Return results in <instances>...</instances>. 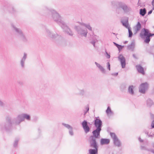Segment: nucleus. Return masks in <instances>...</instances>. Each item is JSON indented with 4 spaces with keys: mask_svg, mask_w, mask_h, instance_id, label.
<instances>
[{
    "mask_svg": "<svg viewBox=\"0 0 154 154\" xmlns=\"http://www.w3.org/2000/svg\"><path fill=\"white\" fill-rule=\"evenodd\" d=\"M6 120V122L0 123V131L2 132L10 131L12 128V124L18 125L23 122L21 114L12 119L10 116H7Z\"/></svg>",
    "mask_w": 154,
    "mask_h": 154,
    "instance_id": "nucleus-1",
    "label": "nucleus"
},
{
    "mask_svg": "<svg viewBox=\"0 0 154 154\" xmlns=\"http://www.w3.org/2000/svg\"><path fill=\"white\" fill-rule=\"evenodd\" d=\"M42 11L44 12L45 15L48 17L47 14L50 12L52 19L60 26L64 22L62 20V18L59 14L54 10L45 7L43 8Z\"/></svg>",
    "mask_w": 154,
    "mask_h": 154,
    "instance_id": "nucleus-2",
    "label": "nucleus"
},
{
    "mask_svg": "<svg viewBox=\"0 0 154 154\" xmlns=\"http://www.w3.org/2000/svg\"><path fill=\"white\" fill-rule=\"evenodd\" d=\"M112 4L117 8L122 9L125 14H129L131 11V8L123 2L114 1L112 2Z\"/></svg>",
    "mask_w": 154,
    "mask_h": 154,
    "instance_id": "nucleus-3",
    "label": "nucleus"
},
{
    "mask_svg": "<svg viewBox=\"0 0 154 154\" xmlns=\"http://www.w3.org/2000/svg\"><path fill=\"white\" fill-rule=\"evenodd\" d=\"M149 32V29L143 28L142 29L140 34V37L144 40V42L146 44L149 43L150 41Z\"/></svg>",
    "mask_w": 154,
    "mask_h": 154,
    "instance_id": "nucleus-4",
    "label": "nucleus"
},
{
    "mask_svg": "<svg viewBox=\"0 0 154 154\" xmlns=\"http://www.w3.org/2000/svg\"><path fill=\"white\" fill-rule=\"evenodd\" d=\"M101 129L96 128L93 130L92 132V135L91 136L89 137L90 143H97L96 139H99L100 137V132Z\"/></svg>",
    "mask_w": 154,
    "mask_h": 154,
    "instance_id": "nucleus-5",
    "label": "nucleus"
},
{
    "mask_svg": "<svg viewBox=\"0 0 154 154\" xmlns=\"http://www.w3.org/2000/svg\"><path fill=\"white\" fill-rule=\"evenodd\" d=\"M74 28L78 34L81 36L86 37L88 33L86 29L80 26H75Z\"/></svg>",
    "mask_w": 154,
    "mask_h": 154,
    "instance_id": "nucleus-6",
    "label": "nucleus"
},
{
    "mask_svg": "<svg viewBox=\"0 0 154 154\" xmlns=\"http://www.w3.org/2000/svg\"><path fill=\"white\" fill-rule=\"evenodd\" d=\"M60 26L65 33L70 36H73L74 35L73 32L65 22Z\"/></svg>",
    "mask_w": 154,
    "mask_h": 154,
    "instance_id": "nucleus-7",
    "label": "nucleus"
},
{
    "mask_svg": "<svg viewBox=\"0 0 154 154\" xmlns=\"http://www.w3.org/2000/svg\"><path fill=\"white\" fill-rule=\"evenodd\" d=\"M149 85L146 82L141 83L139 87V92L142 94H145L148 89Z\"/></svg>",
    "mask_w": 154,
    "mask_h": 154,
    "instance_id": "nucleus-8",
    "label": "nucleus"
},
{
    "mask_svg": "<svg viewBox=\"0 0 154 154\" xmlns=\"http://www.w3.org/2000/svg\"><path fill=\"white\" fill-rule=\"evenodd\" d=\"M46 33L48 35L52 38L53 39H55L56 38L59 39L60 40L63 39L62 37L60 36L58 34L54 33L51 32L50 30L47 28H45Z\"/></svg>",
    "mask_w": 154,
    "mask_h": 154,
    "instance_id": "nucleus-9",
    "label": "nucleus"
},
{
    "mask_svg": "<svg viewBox=\"0 0 154 154\" xmlns=\"http://www.w3.org/2000/svg\"><path fill=\"white\" fill-rule=\"evenodd\" d=\"M90 146L94 149H90L89 150V154H97V153L98 146L97 143H90Z\"/></svg>",
    "mask_w": 154,
    "mask_h": 154,
    "instance_id": "nucleus-10",
    "label": "nucleus"
},
{
    "mask_svg": "<svg viewBox=\"0 0 154 154\" xmlns=\"http://www.w3.org/2000/svg\"><path fill=\"white\" fill-rule=\"evenodd\" d=\"M94 122V125L96 128L101 129L102 122L99 117H95Z\"/></svg>",
    "mask_w": 154,
    "mask_h": 154,
    "instance_id": "nucleus-11",
    "label": "nucleus"
},
{
    "mask_svg": "<svg viewBox=\"0 0 154 154\" xmlns=\"http://www.w3.org/2000/svg\"><path fill=\"white\" fill-rule=\"evenodd\" d=\"M11 26L13 31L15 32L18 38L23 33L21 29L17 28L13 25H12Z\"/></svg>",
    "mask_w": 154,
    "mask_h": 154,
    "instance_id": "nucleus-12",
    "label": "nucleus"
},
{
    "mask_svg": "<svg viewBox=\"0 0 154 154\" xmlns=\"http://www.w3.org/2000/svg\"><path fill=\"white\" fill-rule=\"evenodd\" d=\"M118 58L120 62L122 68H125L126 66V59L125 57L122 54H120L118 56Z\"/></svg>",
    "mask_w": 154,
    "mask_h": 154,
    "instance_id": "nucleus-13",
    "label": "nucleus"
},
{
    "mask_svg": "<svg viewBox=\"0 0 154 154\" xmlns=\"http://www.w3.org/2000/svg\"><path fill=\"white\" fill-rule=\"evenodd\" d=\"M82 125L86 133H87L90 131V128L88 125V122L86 120H84L82 123Z\"/></svg>",
    "mask_w": 154,
    "mask_h": 154,
    "instance_id": "nucleus-14",
    "label": "nucleus"
},
{
    "mask_svg": "<svg viewBox=\"0 0 154 154\" xmlns=\"http://www.w3.org/2000/svg\"><path fill=\"white\" fill-rule=\"evenodd\" d=\"M115 115L114 112L111 110L110 106H108L106 109V116L109 119L112 118Z\"/></svg>",
    "mask_w": 154,
    "mask_h": 154,
    "instance_id": "nucleus-15",
    "label": "nucleus"
},
{
    "mask_svg": "<svg viewBox=\"0 0 154 154\" xmlns=\"http://www.w3.org/2000/svg\"><path fill=\"white\" fill-rule=\"evenodd\" d=\"M85 91L83 89H81L79 88L75 89L74 91V94L77 95L84 96L85 95Z\"/></svg>",
    "mask_w": 154,
    "mask_h": 154,
    "instance_id": "nucleus-16",
    "label": "nucleus"
},
{
    "mask_svg": "<svg viewBox=\"0 0 154 154\" xmlns=\"http://www.w3.org/2000/svg\"><path fill=\"white\" fill-rule=\"evenodd\" d=\"M136 67L138 72L143 75L145 74V71L144 68L140 65H138L136 66Z\"/></svg>",
    "mask_w": 154,
    "mask_h": 154,
    "instance_id": "nucleus-17",
    "label": "nucleus"
},
{
    "mask_svg": "<svg viewBox=\"0 0 154 154\" xmlns=\"http://www.w3.org/2000/svg\"><path fill=\"white\" fill-rule=\"evenodd\" d=\"M95 63L101 73L103 75H105L106 73V70L105 69L97 62H95Z\"/></svg>",
    "mask_w": 154,
    "mask_h": 154,
    "instance_id": "nucleus-18",
    "label": "nucleus"
},
{
    "mask_svg": "<svg viewBox=\"0 0 154 154\" xmlns=\"http://www.w3.org/2000/svg\"><path fill=\"white\" fill-rule=\"evenodd\" d=\"M62 125L65 127L67 128L69 130V134L71 136H73L74 134L73 128L70 125L66 124L64 123H62Z\"/></svg>",
    "mask_w": 154,
    "mask_h": 154,
    "instance_id": "nucleus-19",
    "label": "nucleus"
},
{
    "mask_svg": "<svg viewBox=\"0 0 154 154\" xmlns=\"http://www.w3.org/2000/svg\"><path fill=\"white\" fill-rule=\"evenodd\" d=\"M18 38L24 43H26L28 42V39L24 33Z\"/></svg>",
    "mask_w": 154,
    "mask_h": 154,
    "instance_id": "nucleus-20",
    "label": "nucleus"
},
{
    "mask_svg": "<svg viewBox=\"0 0 154 154\" xmlns=\"http://www.w3.org/2000/svg\"><path fill=\"white\" fill-rule=\"evenodd\" d=\"M23 121H24L25 119L27 121H29L31 119L30 116L28 114L26 113H22L21 114Z\"/></svg>",
    "mask_w": 154,
    "mask_h": 154,
    "instance_id": "nucleus-21",
    "label": "nucleus"
},
{
    "mask_svg": "<svg viewBox=\"0 0 154 154\" xmlns=\"http://www.w3.org/2000/svg\"><path fill=\"white\" fill-rule=\"evenodd\" d=\"M113 143L114 146L118 147H120L121 146V142L118 138L113 141Z\"/></svg>",
    "mask_w": 154,
    "mask_h": 154,
    "instance_id": "nucleus-22",
    "label": "nucleus"
},
{
    "mask_svg": "<svg viewBox=\"0 0 154 154\" xmlns=\"http://www.w3.org/2000/svg\"><path fill=\"white\" fill-rule=\"evenodd\" d=\"M121 23H122L123 26H124L126 28L128 29L130 27L129 26L128 19L127 17L125 21L123 20L121 21Z\"/></svg>",
    "mask_w": 154,
    "mask_h": 154,
    "instance_id": "nucleus-23",
    "label": "nucleus"
},
{
    "mask_svg": "<svg viewBox=\"0 0 154 154\" xmlns=\"http://www.w3.org/2000/svg\"><path fill=\"white\" fill-rule=\"evenodd\" d=\"M27 54L25 53L24 54V56L21 59L20 61V65L21 67L22 68H23L24 67V63L25 60L26 58Z\"/></svg>",
    "mask_w": 154,
    "mask_h": 154,
    "instance_id": "nucleus-24",
    "label": "nucleus"
},
{
    "mask_svg": "<svg viewBox=\"0 0 154 154\" xmlns=\"http://www.w3.org/2000/svg\"><path fill=\"white\" fill-rule=\"evenodd\" d=\"M99 37L96 35H94L93 37V40L91 41V43L95 47V44L98 41Z\"/></svg>",
    "mask_w": 154,
    "mask_h": 154,
    "instance_id": "nucleus-25",
    "label": "nucleus"
},
{
    "mask_svg": "<svg viewBox=\"0 0 154 154\" xmlns=\"http://www.w3.org/2000/svg\"><path fill=\"white\" fill-rule=\"evenodd\" d=\"M127 84L126 83H123L121 85L120 89L122 92H125L127 87Z\"/></svg>",
    "mask_w": 154,
    "mask_h": 154,
    "instance_id": "nucleus-26",
    "label": "nucleus"
},
{
    "mask_svg": "<svg viewBox=\"0 0 154 154\" xmlns=\"http://www.w3.org/2000/svg\"><path fill=\"white\" fill-rule=\"evenodd\" d=\"M147 106L149 108L151 107L153 104L152 100L150 98H148L146 101Z\"/></svg>",
    "mask_w": 154,
    "mask_h": 154,
    "instance_id": "nucleus-27",
    "label": "nucleus"
},
{
    "mask_svg": "<svg viewBox=\"0 0 154 154\" xmlns=\"http://www.w3.org/2000/svg\"><path fill=\"white\" fill-rule=\"evenodd\" d=\"M134 87L133 85H130L128 88V92L131 95H133L134 94Z\"/></svg>",
    "mask_w": 154,
    "mask_h": 154,
    "instance_id": "nucleus-28",
    "label": "nucleus"
},
{
    "mask_svg": "<svg viewBox=\"0 0 154 154\" xmlns=\"http://www.w3.org/2000/svg\"><path fill=\"white\" fill-rule=\"evenodd\" d=\"M146 13V10L145 8L140 9L139 14L142 16H144Z\"/></svg>",
    "mask_w": 154,
    "mask_h": 154,
    "instance_id": "nucleus-29",
    "label": "nucleus"
},
{
    "mask_svg": "<svg viewBox=\"0 0 154 154\" xmlns=\"http://www.w3.org/2000/svg\"><path fill=\"white\" fill-rule=\"evenodd\" d=\"M141 28V26L140 23L138 22L136 26L135 31L136 33L139 31Z\"/></svg>",
    "mask_w": 154,
    "mask_h": 154,
    "instance_id": "nucleus-30",
    "label": "nucleus"
},
{
    "mask_svg": "<svg viewBox=\"0 0 154 154\" xmlns=\"http://www.w3.org/2000/svg\"><path fill=\"white\" fill-rule=\"evenodd\" d=\"M110 134L111 137L113 139V140L114 141L115 140L118 138L115 133L113 132H110Z\"/></svg>",
    "mask_w": 154,
    "mask_h": 154,
    "instance_id": "nucleus-31",
    "label": "nucleus"
},
{
    "mask_svg": "<svg viewBox=\"0 0 154 154\" xmlns=\"http://www.w3.org/2000/svg\"><path fill=\"white\" fill-rule=\"evenodd\" d=\"M81 25L86 27L89 30L92 31V28L90 26V24L83 23H81Z\"/></svg>",
    "mask_w": 154,
    "mask_h": 154,
    "instance_id": "nucleus-32",
    "label": "nucleus"
},
{
    "mask_svg": "<svg viewBox=\"0 0 154 154\" xmlns=\"http://www.w3.org/2000/svg\"><path fill=\"white\" fill-rule=\"evenodd\" d=\"M140 149L142 150H144L147 151H148L149 152L151 149H149L146 148V147L144 146H143L140 145Z\"/></svg>",
    "mask_w": 154,
    "mask_h": 154,
    "instance_id": "nucleus-33",
    "label": "nucleus"
},
{
    "mask_svg": "<svg viewBox=\"0 0 154 154\" xmlns=\"http://www.w3.org/2000/svg\"><path fill=\"white\" fill-rule=\"evenodd\" d=\"M134 44L133 42H132L131 44L128 45L127 47L128 49L131 50L134 47Z\"/></svg>",
    "mask_w": 154,
    "mask_h": 154,
    "instance_id": "nucleus-34",
    "label": "nucleus"
},
{
    "mask_svg": "<svg viewBox=\"0 0 154 154\" xmlns=\"http://www.w3.org/2000/svg\"><path fill=\"white\" fill-rule=\"evenodd\" d=\"M128 29V37L130 38H131L132 37L133 35V33L131 31V29L130 27Z\"/></svg>",
    "mask_w": 154,
    "mask_h": 154,
    "instance_id": "nucleus-35",
    "label": "nucleus"
},
{
    "mask_svg": "<svg viewBox=\"0 0 154 154\" xmlns=\"http://www.w3.org/2000/svg\"><path fill=\"white\" fill-rule=\"evenodd\" d=\"M19 140L18 138H16L15 139L13 144L14 147H16L17 146Z\"/></svg>",
    "mask_w": 154,
    "mask_h": 154,
    "instance_id": "nucleus-36",
    "label": "nucleus"
},
{
    "mask_svg": "<svg viewBox=\"0 0 154 154\" xmlns=\"http://www.w3.org/2000/svg\"><path fill=\"white\" fill-rule=\"evenodd\" d=\"M100 143L101 145L106 144V138H102L100 140Z\"/></svg>",
    "mask_w": 154,
    "mask_h": 154,
    "instance_id": "nucleus-37",
    "label": "nucleus"
},
{
    "mask_svg": "<svg viewBox=\"0 0 154 154\" xmlns=\"http://www.w3.org/2000/svg\"><path fill=\"white\" fill-rule=\"evenodd\" d=\"M107 64V66L106 67L107 68V69L109 70H110V63L109 62H107L106 63Z\"/></svg>",
    "mask_w": 154,
    "mask_h": 154,
    "instance_id": "nucleus-38",
    "label": "nucleus"
},
{
    "mask_svg": "<svg viewBox=\"0 0 154 154\" xmlns=\"http://www.w3.org/2000/svg\"><path fill=\"white\" fill-rule=\"evenodd\" d=\"M10 11L12 13H14L16 11V10L13 7H11V9L10 10Z\"/></svg>",
    "mask_w": 154,
    "mask_h": 154,
    "instance_id": "nucleus-39",
    "label": "nucleus"
},
{
    "mask_svg": "<svg viewBox=\"0 0 154 154\" xmlns=\"http://www.w3.org/2000/svg\"><path fill=\"white\" fill-rule=\"evenodd\" d=\"M5 106V103L0 100V106L4 107Z\"/></svg>",
    "mask_w": 154,
    "mask_h": 154,
    "instance_id": "nucleus-40",
    "label": "nucleus"
},
{
    "mask_svg": "<svg viewBox=\"0 0 154 154\" xmlns=\"http://www.w3.org/2000/svg\"><path fill=\"white\" fill-rule=\"evenodd\" d=\"M124 47V46H122L121 45H120L119 47L118 48V50L119 51H120L122 50V49Z\"/></svg>",
    "mask_w": 154,
    "mask_h": 154,
    "instance_id": "nucleus-41",
    "label": "nucleus"
},
{
    "mask_svg": "<svg viewBox=\"0 0 154 154\" xmlns=\"http://www.w3.org/2000/svg\"><path fill=\"white\" fill-rule=\"evenodd\" d=\"M150 117L152 120L154 119V114H152L151 113H150Z\"/></svg>",
    "mask_w": 154,
    "mask_h": 154,
    "instance_id": "nucleus-42",
    "label": "nucleus"
},
{
    "mask_svg": "<svg viewBox=\"0 0 154 154\" xmlns=\"http://www.w3.org/2000/svg\"><path fill=\"white\" fill-rule=\"evenodd\" d=\"M151 128H154V120H153L151 124Z\"/></svg>",
    "mask_w": 154,
    "mask_h": 154,
    "instance_id": "nucleus-43",
    "label": "nucleus"
},
{
    "mask_svg": "<svg viewBox=\"0 0 154 154\" xmlns=\"http://www.w3.org/2000/svg\"><path fill=\"white\" fill-rule=\"evenodd\" d=\"M154 10V8L153 7L150 10L148 13V15H149L151 14L153 10Z\"/></svg>",
    "mask_w": 154,
    "mask_h": 154,
    "instance_id": "nucleus-44",
    "label": "nucleus"
},
{
    "mask_svg": "<svg viewBox=\"0 0 154 154\" xmlns=\"http://www.w3.org/2000/svg\"><path fill=\"white\" fill-rule=\"evenodd\" d=\"M147 52L150 54L152 55L153 54V51L151 50H148Z\"/></svg>",
    "mask_w": 154,
    "mask_h": 154,
    "instance_id": "nucleus-45",
    "label": "nucleus"
},
{
    "mask_svg": "<svg viewBox=\"0 0 154 154\" xmlns=\"http://www.w3.org/2000/svg\"><path fill=\"white\" fill-rule=\"evenodd\" d=\"M106 58L109 59L110 57V54L108 53L107 52L106 53Z\"/></svg>",
    "mask_w": 154,
    "mask_h": 154,
    "instance_id": "nucleus-46",
    "label": "nucleus"
},
{
    "mask_svg": "<svg viewBox=\"0 0 154 154\" xmlns=\"http://www.w3.org/2000/svg\"><path fill=\"white\" fill-rule=\"evenodd\" d=\"M154 36V33H152L149 32V37L150 38V40L151 39V37Z\"/></svg>",
    "mask_w": 154,
    "mask_h": 154,
    "instance_id": "nucleus-47",
    "label": "nucleus"
},
{
    "mask_svg": "<svg viewBox=\"0 0 154 154\" xmlns=\"http://www.w3.org/2000/svg\"><path fill=\"white\" fill-rule=\"evenodd\" d=\"M113 44H114V45L116 46L117 48L119 47L120 45L118 44L117 43L115 42H113Z\"/></svg>",
    "mask_w": 154,
    "mask_h": 154,
    "instance_id": "nucleus-48",
    "label": "nucleus"
},
{
    "mask_svg": "<svg viewBox=\"0 0 154 154\" xmlns=\"http://www.w3.org/2000/svg\"><path fill=\"white\" fill-rule=\"evenodd\" d=\"M118 72H116V73H112V75H113V76H116L118 75Z\"/></svg>",
    "mask_w": 154,
    "mask_h": 154,
    "instance_id": "nucleus-49",
    "label": "nucleus"
},
{
    "mask_svg": "<svg viewBox=\"0 0 154 154\" xmlns=\"http://www.w3.org/2000/svg\"><path fill=\"white\" fill-rule=\"evenodd\" d=\"M18 83L20 85H23V82L21 81H19L18 82Z\"/></svg>",
    "mask_w": 154,
    "mask_h": 154,
    "instance_id": "nucleus-50",
    "label": "nucleus"
},
{
    "mask_svg": "<svg viewBox=\"0 0 154 154\" xmlns=\"http://www.w3.org/2000/svg\"><path fill=\"white\" fill-rule=\"evenodd\" d=\"M138 140L140 142H143V140L141 139L140 137H139L138 138Z\"/></svg>",
    "mask_w": 154,
    "mask_h": 154,
    "instance_id": "nucleus-51",
    "label": "nucleus"
},
{
    "mask_svg": "<svg viewBox=\"0 0 154 154\" xmlns=\"http://www.w3.org/2000/svg\"><path fill=\"white\" fill-rule=\"evenodd\" d=\"M133 57L136 59H137L138 58L137 57L135 54H133L132 55Z\"/></svg>",
    "mask_w": 154,
    "mask_h": 154,
    "instance_id": "nucleus-52",
    "label": "nucleus"
},
{
    "mask_svg": "<svg viewBox=\"0 0 154 154\" xmlns=\"http://www.w3.org/2000/svg\"><path fill=\"white\" fill-rule=\"evenodd\" d=\"M147 19L146 20V19H145L144 22L141 21V23H142L143 24L145 25L146 24V22L147 21Z\"/></svg>",
    "mask_w": 154,
    "mask_h": 154,
    "instance_id": "nucleus-53",
    "label": "nucleus"
},
{
    "mask_svg": "<svg viewBox=\"0 0 154 154\" xmlns=\"http://www.w3.org/2000/svg\"><path fill=\"white\" fill-rule=\"evenodd\" d=\"M149 152L154 154V149H151Z\"/></svg>",
    "mask_w": 154,
    "mask_h": 154,
    "instance_id": "nucleus-54",
    "label": "nucleus"
},
{
    "mask_svg": "<svg viewBox=\"0 0 154 154\" xmlns=\"http://www.w3.org/2000/svg\"><path fill=\"white\" fill-rule=\"evenodd\" d=\"M148 136L149 137H153L154 136V134L153 133H152V134H148Z\"/></svg>",
    "mask_w": 154,
    "mask_h": 154,
    "instance_id": "nucleus-55",
    "label": "nucleus"
},
{
    "mask_svg": "<svg viewBox=\"0 0 154 154\" xmlns=\"http://www.w3.org/2000/svg\"><path fill=\"white\" fill-rule=\"evenodd\" d=\"M110 142V140L108 139H106V144L109 143Z\"/></svg>",
    "mask_w": 154,
    "mask_h": 154,
    "instance_id": "nucleus-56",
    "label": "nucleus"
},
{
    "mask_svg": "<svg viewBox=\"0 0 154 154\" xmlns=\"http://www.w3.org/2000/svg\"><path fill=\"white\" fill-rule=\"evenodd\" d=\"M86 112H85V114H86L89 110V108L88 107L86 108Z\"/></svg>",
    "mask_w": 154,
    "mask_h": 154,
    "instance_id": "nucleus-57",
    "label": "nucleus"
},
{
    "mask_svg": "<svg viewBox=\"0 0 154 154\" xmlns=\"http://www.w3.org/2000/svg\"><path fill=\"white\" fill-rule=\"evenodd\" d=\"M148 142L147 141H146V142L144 143L143 144L145 145H148Z\"/></svg>",
    "mask_w": 154,
    "mask_h": 154,
    "instance_id": "nucleus-58",
    "label": "nucleus"
},
{
    "mask_svg": "<svg viewBox=\"0 0 154 154\" xmlns=\"http://www.w3.org/2000/svg\"><path fill=\"white\" fill-rule=\"evenodd\" d=\"M152 4L153 6H154V0H152Z\"/></svg>",
    "mask_w": 154,
    "mask_h": 154,
    "instance_id": "nucleus-59",
    "label": "nucleus"
},
{
    "mask_svg": "<svg viewBox=\"0 0 154 154\" xmlns=\"http://www.w3.org/2000/svg\"><path fill=\"white\" fill-rule=\"evenodd\" d=\"M107 131L108 132H109V133L110 132V131H109V128H108L107 130Z\"/></svg>",
    "mask_w": 154,
    "mask_h": 154,
    "instance_id": "nucleus-60",
    "label": "nucleus"
},
{
    "mask_svg": "<svg viewBox=\"0 0 154 154\" xmlns=\"http://www.w3.org/2000/svg\"><path fill=\"white\" fill-rule=\"evenodd\" d=\"M145 134H147L148 135V132H147V131H146L145 132Z\"/></svg>",
    "mask_w": 154,
    "mask_h": 154,
    "instance_id": "nucleus-61",
    "label": "nucleus"
},
{
    "mask_svg": "<svg viewBox=\"0 0 154 154\" xmlns=\"http://www.w3.org/2000/svg\"><path fill=\"white\" fill-rule=\"evenodd\" d=\"M112 33L114 35H118V34H117H117H116V33H114V32H112Z\"/></svg>",
    "mask_w": 154,
    "mask_h": 154,
    "instance_id": "nucleus-62",
    "label": "nucleus"
},
{
    "mask_svg": "<svg viewBox=\"0 0 154 154\" xmlns=\"http://www.w3.org/2000/svg\"><path fill=\"white\" fill-rule=\"evenodd\" d=\"M127 42H128V41H125V42H124V43L125 44H126V43H127Z\"/></svg>",
    "mask_w": 154,
    "mask_h": 154,
    "instance_id": "nucleus-63",
    "label": "nucleus"
},
{
    "mask_svg": "<svg viewBox=\"0 0 154 154\" xmlns=\"http://www.w3.org/2000/svg\"><path fill=\"white\" fill-rule=\"evenodd\" d=\"M147 16V15H146V16L145 17H146Z\"/></svg>",
    "mask_w": 154,
    "mask_h": 154,
    "instance_id": "nucleus-64",
    "label": "nucleus"
}]
</instances>
